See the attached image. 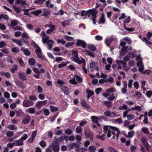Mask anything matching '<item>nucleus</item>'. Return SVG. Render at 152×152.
<instances>
[{
    "label": "nucleus",
    "instance_id": "f257e3e1",
    "mask_svg": "<svg viewBox=\"0 0 152 152\" xmlns=\"http://www.w3.org/2000/svg\"><path fill=\"white\" fill-rule=\"evenodd\" d=\"M84 132L86 138H89L91 141L93 140V133L90 130L88 129H86Z\"/></svg>",
    "mask_w": 152,
    "mask_h": 152
},
{
    "label": "nucleus",
    "instance_id": "f03ea898",
    "mask_svg": "<svg viewBox=\"0 0 152 152\" xmlns=\"http://www.w3.org/2000/svg\"><path fill=\"white\" fill-rule=\"evenodd\" d=\"M34 103L27 99L24 100L23 102V105L25 107H29L33 105Z\"/></svg>",
    "mask_w": 152,
    "mask_h": 152
},
{
    "label": "nucleus",
    "instance_id": "7ed1b4c3",
    "mask_svg": "<svg viewBox=\"0 0 152 152\" xmlns=\"http://www.w3.org/2000/svg\"><path fill=\"white\" fill-rule=\"evenodd\" d=\"M76 45L77 46H81L83 48H86L87 46L86 43L85 42L80 39L77 40Z\"/></svg>",
    "mask_w": 152,
    "mask_h": 152
},
{
    "label": "nucleus",
    "instance_id": "20e7f679",
    "mask_svg": "<svg viewBox=\"0 0 152 152\" xmlns=\"http://www.w3.org/2000/svg\"><path fill=\"white\" fill-rule=\"evenodd\" d=\"M10 23V24H8V26L9 27L12 28H13L14 26L17 25L19 23V22L18 20L15 19L11 20Z\"/></svg>",
    "mask_w": 152,
    "mask_h": 152
},
{
    "label": "nucleus",
    "instance_id": "39448f33",
    "mask_svg": "<svg viewBox=\"0 0 152 152\" xmlns=\"http://www.w3.org/2000/svg\"><path fill=\"white\" fill-rule=\"evenodd\" d=\"M90 68L92 69L91 71L92 72L94 70L98 71L99 70V68L98 66H96V64L94 62L92 61L90 64Z\"/></svg>",
    "mask_w": 152,
    "mask_h": 152
},
{
    "label": "nucleus",
    "instance_id": "423d86ee",
    "mask_svg": "<svg viewBox=\"0 0 152 152\" xmlns=\"http://www.w3.org/2000/svg\"><path fill=\"white\" fill-rule=\"evenodd\" d=\"M46 42L45 43H47V45H48V49L50 50L52 48L53 44L54 43V41L53 40L49 39L47 40L46 41Z\"/></svg>",
    "mask_w": 152,
    "mask_h": 152
},
{
    "label": "nucleus",
    "instance_id": "0eeeda50",
    "mask_svg": "<svg viewBox=\"0 0 152 152\" xmlns=\"http://www.w3.org/2000/svg\"><path fill=\"white\" fill-rule=\"evenodd\" d=\"M41 34L43 36L42 38V42L43 44H45V42H46V41L49 39V37L46 34L44 31H42Z\"/></svg>",
    "mask_w": 152,
    "mask_h": 152
},
{
    "label": "nucleus",
    "instance_id": "6e6552de",
    "mask_svg": "<svg viewBox=\"0 0 152 152\" xmlns=\"http://www.w3.org/2000/svg\"><path fill=\"white\" fill-rule=\"evenodd\" d=\"M80 104L82 106L85 108L89 109L91 108L90 106L88 104L86 100L84 99L81 100Z\"/></svg>",
    "mask_w": 152,
    "mask_h": 152
},
{
    "label": "nucleus",
    "instance_id": "1a4fd4ad",
    "mask_svg": "<svg viewBox=\"0 0 152 152\" xmlns=\"http://www.w3.org/2000/svg\"><path fill=\"white\" fill-rule=\"evenodd\" d=\"M60 88L63 91L64 93L66 95H68L69 92V88L65 86H61Z\"/></svg>",
    "mask_w": 152,
    "mask_h": 152
},
{
    "label": "nucleus",
    "instance_id": "9d476101",
    "mask_svg": "<svg viewBox=\"0 0 152 152\" xmlns=\"http://www.w3.org/2000/svg\"><path fill=\"white\" fill-rule=\"evenodd\" d=\"M129 47L128 46H122L121 49V51L120 52V55L121 56H124V55L125 53L127 52L126 51Z\"/></svg>",
    "mask_w": 152,
    "mask_h": 152
},
{
    "label": "nucleus",
    "instance_id": "9b49d317",
    "mask_svg": "<svg viewBox=\"0 0 152 152\" xmlns=\"http://www.w3.org/2000/svg\"><path fill=\"white\" fill-rule=\"evenodd\" d=\"M39 58H41L42 60H47L45 56L42 52L39 46Z\"/></svg>",
    "mask_w": 152,
    "mask_h": 152
},
{
    "label": "nucleus",
    "instance_id": "f8f14e48",
    "mask_svg": "<svg viewBox=\"0 0 152 152\" xmlns=\"http://www.w3.org/2000/svg\"><path fill=\"white\" fill-rule=\"evenodd\" d=\"M15 145L20 146L23 145V141L20 139L16 140L13 141Z\"/></svg>",
    "mask_w": 152,
    "mask_h": 152
},
{
    "label": "nucleus",
    "instance_id": "ddd939ff",
    "mask_svg": "<svg viewBox=\"0 0 152 152\" xmlns=\"http://www.w3.org/2000/svg\"><path fill=\"white\" fill-rule=\"evenodd\" d=\"M82 59L80 60L78 56L77 57L73 58L74 61L77 63L78 64H81L83 63V62L85 61V60L83 58H81Z\"/></svg>",
    "mask_w": 152,
    "mask_h": 152
},
{
    "label": "nucleus",
    "instance_id": "4468645a",
    "mask_svg": "<svg viewBox=\"0 0 152 152\" xmlns=\"http://www.w3.org/2000/svg\"><path fill=\"white\" fill-rule=\"evenodd\" d=\"M60 142L61 140L60 139H54L52 143V145L59 146Z\"/></svg>",
    "mask_w": 152,
    "mask_h": 152
},
{
    "label": "nucleus",
    "instance_id": "2eb2a0df",
    "mask_svg": "<svg viewBox=\"0 0 152 152\" xmlns=\"http://www.w3.org/2000/svg\"><path fill=\"white\" fill-rule=\"evenodd\" d=\"M49 27L51 28L47 30L46 31V33L48 34H50L53 32L55 29V26L53 25H50Z\"/></svg>",
    "mask_w": 152,
    "mask_h": 152
},
{
    "label": "nucleus",
    "instance_id": "dca6fc26",
    "mask_svg": "<svg viewBox=\"0 0 152 152\" xmlns=\"http://www.w3.org/2000/svg\"><path fill=\"white\" fill-rule=\"evenodd\" d=\"M102 103L103 104L106 106L107 107L109 108L111 107L113 104L111 102L109 101H103Z\"/></svg>",
    "mask_w": 152,
    "mask_h": 152
},
{
    "label": "nucleus",
    "instance_id": "f3484780",
    "mask_svg": "<svg viewBox=\"0 0 152 152\" xmlns=\"http://www.w3.org/2000/svg\"><path fill=\"white\" fill-rule=\"evenodd\" d=\"M16 85L19 87L23 88L26 87V86L23 82L20 81H17L15 82Z\"/></svg>",
    "mask_w": 152,
    "mask_h": 152
},
{
    "label": "nucleus",
    "instance_id": "a211bd4d",
    "mask_svg": "<svg viewBox=\"0 0 152 152\" xmlns=\"http://www.w3.org/2000/svg\"><path fill=\"white\" fill-rule=\"evenodd\" d=\"M30 120V118L29 116H26L22 120V122L24 124L28 123Z\"/></svg>",
    "mask_w": 152,
    "mask_h": 152
},
{
    "label": "nucleus",
    "instance_id": "6ab92c4d",
    "mask_svg": "<svg viewBox=\"0 0 152 152\" xmlns=\"http://www.w3.org/2000/svg\"><path fill=\"white\" fill-rule=\"evenodd\" d=\"M50 11H49L48 10H44V12L42 15L47 18H48V16L50 15Z\"/></svg>",
    "mask_w": 152,
    "mask_h": 152
},
{
    "label": "nucleus",
    "instance_id": "aec40b11",
    "mask_svg": "<svg viewBox=\"0 0 152 152\" xmlns=\"http://www.w3.org/2000/svg\"><path fill=\"white\" fill-rule=\"evenodd\" d=\"M12 41L17 44L19 46H21L22 45V42L21 40H19L18 39H15L14 38V39H12Z\"/></svg>",
    "mask_w": 152,
    "mask_h": 152
},
{
    "label": "nucleus",
    "instance_id": "412c9836",
    "mask_svg": "<svg viewBox=\"0 0 152 152\" xmlns=\"http://www.w3.org/2000/svg\"><path fill=\"white\" fill-rule=\"evenodd\" d=\"M47 103L48 101L47 100H44L42 101H39V109L41 107L47 104Z\"/></svg>",
    "mask_w": 152,
    "mask_h": 152
},
{
    "label": "nucleus",
    "instance_id": "4be33fe9",
    "mask_svg": "<svg viewBox=\"0 0 152 152\" xmlns=\"http://www.w3.org/2000/svg\"><path fill=\"white\" fill-rule=\"evenodd\" d=\"M7 128L10 130H14L17 129V127L13 124H10L7 126Z\"/></svg>",
    "mask_w": 152,
    "mask_h": 152
},
{
    "label": "nucleus",
    "instance_id": "5701e85b",
    "mask_svg": "<svg viewBox=\"0 0 152 152\" xmlns=\"http://www.w3.org/2000/svg\"><path fill=\"white\" fill-rule=\"evenodd\" d=\"M84 52L86 53V54L91 57L94 58L95 57V55L93 53L89 51L86 50H85Z\"/></svg>",
    "mask_w": 152,
    "mask_h": 152
},
{
    "label": "nucleus",
    "instance_id": "b1692460",
    "mask_svg": "<svg viewBox=\"0 0 152 152\" xmlns=\"http://www.w3.org/2000/svg\"><path fill=\"white\" fill-rule=\"evenodd\" d=\"M75 79L79 83H81L82 82V78L78 75H75L74 77Z\"/></svg>",
    "mask_w": 152,
    "mask_h": 152
},
{
    "label": "nucleus",
    "instance_id": "393cba45",
    "mask_svg": "<svg viewBox=\"0 0 152 152\" xmlns=\"http://www.w3.org/2000/svg\"><path fill=\"white\" fill-rule=\"evenodd\" d=\"M110 126H105L103 127V129L104 130V133H108V132H109V130H110Z\"/></svg>",
    "mask_w": 152,
    "mask_h": 152
},
{
    "label": "nucleus",
    "instance_id": "a878e982",
    "mask_svg": "<svg viewBox=\"0 0 152 152\" xmlns=\"http://www.w3.org/2000/svg\"><path fill=\"white\" fill-rule=\"evenodd\" d=\"M99 118L95 116H93L91 117V120L94 123H98V118Z\"/></svg>",
    "mask_w": 152,
    "mask_h": 152
},
{
    "label": "nucleus",
    "instance_id": "bb28decb",
    "mask_svg": "<svg viewBox=\"0 0 152 152\" xmlns=\"http://www.w3.org/2000/svg\"><path fill=\"white\" fill-rule=\"evenodd\" d=\"M53 151L55 152H57L59 151V146L51 145Z\"/></svg>",
    "mask_w": 152,
    "mask_h": 152
},
{
    "label": "nucleus",
    "instance_id": "cd10ccee",
    "mask_svg": "<svg viewBox=\"0 0 152 152\" xmlns=\"http://www.w3.org/2000/svg\"><path fill=\"white\" fill-rule=\"evenodd\" d=\"M146 137H142L141 139V142L145 146H146V145H148L147 142L145 139Z\"/></svg>",
    "mask_w": 152,
    "mask_h": 152
},
{
    "label": "nucleus",
    "instance_id": "c85d7f7f",
    "mask_svg": "<svg viewBox=\"0 0 152 152\" xmlns=\"http://www.w3.org/2000/svg\"><path fill=\"white\" fill-rule=\"evenodd\" d=\"M50 109L51 111L52 112L56 111L58 110V108L57 107H54L52 105L50 106Z\"/></svg>",
    "mask_w": 152,
    "mask_h": 152
},
{
    "label": "nucleus",
    "instance_id": "c756f323",
    "mask_svg": "<svg viewBox=\"0 0 152 152\" xmlns=\"http://www.w3.org/2000/svg\"><path fill=\"white\" fill-rule=\"evenodd\" d=\"M88 48L90 50L94 52L96 50V47L93 45H88Z\"/></svg>",
    "mask_w": 152,
    "mask_h": 152
},
{
    "label": "nucleus",
    "instance_id": "7c9ffc66",
    "mask_svg": "<svg viewBox=\"0 0 152 152\" xmlns=\"http://www.w3.org/2000/svg\"><path fill=\"white\" fill-rule=\"evenodd\" d=\"M19 77L21 79L25 80L26 79V77L25 74L21 73H19Z\"/></svg>",
    "mask_w": 152,
    "mask_h": 152
},
{
    "label": "nucleus",
    "instance_id": "2f4dec72",
    "mask_svg": "<svg viewBox=\"0 0 152 152\" xmlns=\"http://www.w3.org/2000/svg\"><path fill=\"white\" fill-rule=\"evenodd\" d=\"M88 149L91 152H94L96 150V147L94 146H90L89 147Z\"/></svg>",
    "mask_w": 152,
    "mask_h": 152
},
{
    "label": "nucleus",
    "instance_id": "473e14b6",
    "mask_svg": "<svg viewBox=\"0 0 152 152\" xmlns=\"http://www.w3.org/2000/svg\"><path fill=\"white\" fill-rule=\"evenodd\" d=\"M142 41L145 42V43L147 45H151L152 44V43L150 41L148 40V39L146 37H143V38Z\"/></svg>",
    "mask_w": 152,
    "mask_h": 152
},
{
    "label": "nucleus",
    "instance_id": "72a5a7b5",
    "mask_svg": "<svg viewBox=\"0 0 152 152\" xmlns=\"http://www.w3.org/2000/svg\"><path fill=\"white\" fill-rule=\"evenodd\" d=\"M142 131L145 134H149V131L148 128L146 127H143L142 129Z\"/></svg>",
    "mask_w": 152,
    "mask_h": 152
},
{
    "label": "nucleus",
    "instance_id": "f704fd0d",
    "mask_svg": "<svg viewBox=\"0 0 152 152\" xmlns=\"http://www.w3.org/2000/svg\"><path fill=\"white\" fill-rule=\"evenodd\" d=\"M64 38L68 41H72L74 39L73 37L69 36L68 35H65L64 37Z\"/></svg>",
    "mask_w": 152,
    "mask_h": 152
},
{
    "label": "nucleus",
    "instance_id": "c9c22d12",
    "mask_svg": "<svg viewBox=\"0 0 152 152\" xmlns=\"http://www.w3.org/2000/svg\"><path fill=\"white\" fill-rule=\"evenodd\" d=\"M16 3L17 4H20L22 5L26 4V2L25 1L22 0H16Z\"/></svg>",
    "mask_w": 152,
    "mask_h": 152
},
{
    "label": "nucleus",
    "instance_id": "e433bc0d",
    "mask_svg": "<svg viewBox=\"0 0 152 152\" xmlns=\"http://www.w3.org/2000/svg\"><path fill=\"white\" fill-rule=\"evenodd\" d=\"M50 0H48L46 2V6L49 8H53V4H50Z\"/></svg>",
    "mask_w": 152,
    "mask_h": 152
},
{
    "label": "nucleus",
    "instance_id": "4c0bfd02",
    "mask_svg": "<svg viewBox=\"0 0 152 152\" xmlns=\"http://www.w3.org/2000/svg\"><path fill=\"white\" fill-rule=\"evenodd\" d=\"M26 111L29 113L33 114L35 112V110L33 108L31 107L27 110Z\"/></svg>",
    "mask_w": 152,
    "mask_h": 152
},
{
    "label": "nucleus",
    "instance_id": "58836bf2",
    "mask_svg": "<svg viewBox=\"0 0 152 152\" xmlns=\"http://www.w3.org/2000/svg\"><path fill=\"white\" fill-rule=\"evenodd\" d=\"M43 112L44 115L46 116H48L50 112L49 110L47 109H43Z\"/></svg>",
    "mask_w": 152,
    "mask_h": 152
},
{
    "label": "nucleus",
    "instance_id": "ea45409f",
    "mask_svg": "<svg viewBox=\"0 0 152 152\" xmlns=\"http://www.w3.org/2000/svg\"><path fill=\"white\" fill-rule=\"evenodd\" d=\"M115 132L113 131V130H109V132H108L107 137H108L110 138L111 136V134H113V135H115Z\"/></svg>",
    "mask_w": 152,
    "mask_h": 152
},
{
    "label": "nucleus",
    "instance_id": "a19ab883",
    "mask_svg": "<svg viewBox=\"0 0 152 152\" xmlns=\"http://www.w3.org/2000/svg\"><path fill=\"white\" fill-rule=\"evenodd\" d=\"M25 131H21L17 132L15 133V137L14 138H16L18 137L20 135L22 134L23 132H25Z\"/></svg>",
    "mask_w": 152,
    "mask_h": 152
},
{
    "label": "nucleus",
    "instance_id": "79ce46f5",
    "mask_svg": "<svg viewBox=\"0 0 152 152\" xmlns=\"http://www.w3.org/2000/svg\"><path fill=\"white\" fill-rule=\"evenodd\" d=\"M66 134L69 135L72 134V130L70 129H67L65 130V132Z\"/></svg>",
    "mask_w": 152,
    "mask_h": 152
},
{
    "label": "nucleus",
    "instance_id": "37998d69",
    "mask_svg": "<svg viewBox=\"0 0 152 152\" xmlns=\"http://www.w3.org/2000/svg\"><path fill=\"white\" fill-rule=\"evenodd\" d=\"M91 15L92 17L96 16V15L98 13V11L96 10L95 9L91 10Z\"/></svg>",
    "mask_w": 152,
    "mask_h": 152
},
{
    "label": "nucleus",
    "instance_id": "c03bdc74",
    "mask_svg": "<svg viewBox=\"0 0 152 152\" xmlns=\"http://www.w3.org/2000/svg\"><path fill=\"white\" fill-rule=\"evenodd\" d=\"M142 94H141V92H137L135 95H134L133 96H137V97L138 98H140L142 96Z\"/></svg>",
    "mask_w": 152,
    "mask_h": 152
},
{
    "label": "nucleus",
    "instance_id": "a18cd8bd",
    "mask_svg": "<svg viewBox=\"0 0 152 152\" xmlns=\"http://www.w3.org/2000/svg\"><path fill=\"white\" fill-rule=\"evenodd\" d=\"M74 44V42H69L65 44V47L66 48H68L70 46L73 45Z\"/></svg>",
    "mask_w": 152,
    "mask_h": 152
},
{
    "label": "nucleus",
    "instance_id": "49530a36",
    "mask_svg": "<svg viewBox=\"0 0 152 152\" xmlns=\"http://www.w3.org/2000/svg\"><path fill=\"white\" fill-rule=\"evenodd\" d=\"M12 51L14 52L15 53H18L19 52V49L17 47L13 48L12 49Z\"/></svg>",
    "mask_w": 152,
    "mask_h": 152
},
{
    "label": "nucleus",
    "instance_id": "de8ad7c7",
    "mask_svg": "<svg viewBox=\"0 0 152 152\" xmlns=\"http://www.w3.org/2000/svg\"><path fill=\"white\" fill-rule=\"evenodd\" d=\"M13 7L15 11L17 13H19L21 11V10L20 8L16 7L15 6H13Z\"/></svg>",
    "mask_w": 152,
    "mask_h": 152
},
{
    "label": "nucleus",
    "instance_id": "09e8293b",
    "mask_svg": "<svg viewBox=\"0 0 152 152\" xmlns=\"http://www.w3.org/2000/svg\"><path fill=\"white\" fill-rule=\"evenodd\" d=\"M72 55H73V58L77 57L78 56V53L77 51L72 50Z\"/></svg>",
    "mask_w": 152,
    "mask_h": 152
},
{
    "label": "nucleus",
    "instance_id": "8fccbe9b",
    "mask_svg": "<svg viewBox=\"0 0 152 152\" xmlns=\"http://www.w3.org/2000/svg\"><path fill=\"white\" fill-rule=\"evenodd\" d=\"M118 108L119 110H126L127 108V106L126 104H124L122 106L119 107Z\"/></svg>",
    "mask_w": 152,
    "mask_h": 152
},
{
    "label": "nucleus",
    "instance_id": "3c124183",
    "mask_svg": "<svg viewBox=\"0 0 152 152\" xmlns=\"http://www.w3.org/2000/svg\"><path fill=\"white\" fill-rule=\"evenodd\" d=\"M1 51L3 52L6 54H7L9 53V51L7 48H5L1 49Z\"/></svg>",
    "mask_w": 152,
    "mask_h": 152
},
{
    "label": "nucleus",
    "instance_id": "603ef678",
    "mask_svg": "<svg viewBox=\"0 0 152 152\" xmlns=\"http://www.w3.org/2000/svg\"><path fill=\"white\" fill-rule=\"evenodd\" d=\"M86 93L88 95L91 96L93 95L94 92L91 90L87 89L86 91Z\"/></svg>",
    "mask_w": 152,
    "mask_h": 152
},
{
    "label": "nucleus",
    "instance_id": "864d4df0",
    "mask_svg": "<svg viewBox=\"0 0 152 152\" xmlns=\"http://www.w3.org/2000/svg\"><path fill=\"white\" fill-rule=\"evenodd\" d=\"M75 78H74L73 79L70 80H69V82L72 84L74 85H77V83L75 80Z\"/></svg>",
    "mask_w": 152,
    "mask_h": 152
},
{
    "label": "nucleus",
    "instance_id": "5fc2aeb1",
    "mask_svg": "<svg viewBox=\"0 0 152 152\" xmlns=\"http://www.w3.org/2000/svg\"><path fill=\"white\" fill-rule=\"evenodd\" d=\"M76 132L78 133H80L82 132V128L80 126H77L76 129Z\"/></svg>",
    "mask_w": 152,
    "mask_h": 152
},
{
    "label": "nucleus",
    "instance_id": "6e6d98bb",
    "mask_svg": "<svg viewBox=\"0 0 152 152\" xmlns=\"http://www.w3.org/2000/svg\"><path fill=\"white\" fill-rule=\"evenodd\" d=\"M29 64L30 65H34L35 63V61L34 59L31 58L29 59L28 61Z\"/></svg>",
    "mask_w": 152,
    "mask_h": 152
},
{
    "label": "nucleus",
    "instance_id": "4d7b16f0",
    "mask_svg": "<svg viewBox=\"0 0 152 152\" xmlns=\"http://www.w3.org/2000/svg\"><path fill=\"white\" fill-rule=\"evenodd\" d=\"M66 66V64H64V62H62L61 64L58 65V67L59 69L63 68V67Z\"/></svg>",
    "mask_w": 152,
    "mask_h": 152
},
{
    "label": "nucleus",
    "instance_id": "13d9d810",
    "mask_svg": "<svg viewBox=\"0 0 152 152\" xmlns=\"http://www.w3.org/2000/svg\"><path fill=\"white\" fill-rule=\"evenodd\" d=\"M105 22V19L100 18V20L98 21V24H103Z\"/></svg>",
    "mask_w": 152,
    "mask_h": 152
},
{
    "label": "nucleus",
    "instance_id": "bf43d9fd",
    "mask_svg": "<svg viewBox=\"0 0 152 152\" xmlns=\"http://www.w3.org/2000/svg\"><path fill=\"white\" fill-rule=\"evenodd\" d=\"M146 94L148 97H150L152 95V91H147Z\"/></svg>",
    "mask_w": 152,
    "mask_h": 152
},
{
    "label": "nucleus",
    "instance_id": "052dcab7",
    "mask_svg": "<svg viewBox=\"0 0 152 152\" xmlns=\"http://www.w3.org/2000/svg\"><path fill=\"white\" fill-rule=\"evenodd\" d=\"M13 132L12 131H9L7 133L6 135L8 137H11L13 135Z\"/></svg>",
    "mask_w": 152,
    "mask_h": 152
},
{
    "label": "nucleus",
    "instance_id": "680f3d73",
    "mask_svg": "<svg viewBox=\"0 0 152 152\" xmlns=\"http://www.w3.org/2000/svg\"><path fill=\"white\" fill-rule=\"evenodd\" d=\"M7 61L8 62L12 64L13 63V61L12 59V58L11 56H8L6 58Z\"/></svg>",
    "mask_w": 152,
    "mask_h": 152
},
{
    "label": "nucleus",
    "instance_id": "e2e57ef3",
    "mask_svg": "<svg viewBox=\"0 0 152 152\" xmlns=\"http://www.w3.org/2000/svg\"><path fill=\"white\" fill-rule=\"evenodd\" d=\"M39 144L43 148L45 147L46 145L45 142L43 140H42L41 142H40L39 143Z\"/></svg>",
    "mask_w": 152,
    "mask_h": 152
},
{
    "label": "nucleus",
    "instance_id": "0e129e2a",
    "mask_svg": "<svg viewBox=\"0 0 152 152\" xmlns=\"http://www.w3.org/2000/svg\"><path fill=\"white\" fill-rule=\"evenodd\" d=\"M127 118L128 120H130L134 118V116L133 115L128 114L127 116Z\"/></svg>",
    "mask_w": 152,
    "mask_h": 152
},
{
    "label": "nucleus",
    "instance_id": "69168bd1",
    "mask_svg": "<svg viewBox=\"0 0 152 152\" xmlns=\"http://www.w3.org/2000/svg\"><path fill=\"white\" fill-rule=\"evenodd\" d=\"M17 66L16 65H14L13 68L10 69V70L12 73H13L17 70Z\"/></svg>",
    "mask_w": 152,
    "mask_h": 152
},
{
    "label": "nucleus",
    "instance_id": "338daca9",
    "mask_svg": "<svg viewBox=\"0 0 152 152\" xmlns=\"http://www.w3.org/2000/svg\"><path fill=\"white\" fill-rule=\"evenodd\" d=\"M22 37L28 39L29 38V37L26 32L23 33L22 34Z\"/></svg>",
    "mask_w": 152,
    "mask_h": 152
},
{
    "label": "nucleus",
    "instance_id": "774afa93",
    "mask_svg": "<svg viewBox=\"0 0 152 152\" xmlns=\"http://www.w3.org/2000/svg\"><path fill=\"white\" fill-rule=\"evenodd\" d=\"M28 137V135L26 134H23V136H22L21 138L20 139L22 140V141L23 140H26Z\"/></svg>",
    "mask_w": 152,
    "mask_h": 152
}]
</instances>
